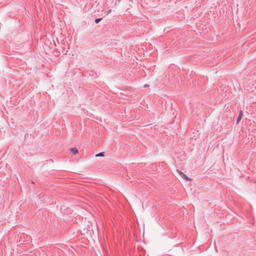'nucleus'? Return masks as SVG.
Instances as JSON below:
<instances>
[{
	"label": "nucleus",
	"instance_id": "obj_1",
	"mask_svg": "<svg viewBox=\"0 0 256 256\" xmlns=\"http://www.w3.org/2000/svg\"><path fill=\"white\" fill-rule=\"evenodd\" d=\"M176 172H178V173L185 180H188V181H190L192 180V178H189L185 174H184L181 171H180V170H176Z\"/></svg>",
	"mask_w": 256,
	"mask_h": 256
},
{
	"label": "nucleus",
	"instance_id": "obj_2",
	"mask_svg": "<svg viewBox=\"0 0 256 256\" xmlns=\"http://www.w3.org/2000/svg\"><path fill=\"white\" fill-rule=\"evenodd\" d=\"M242 114H243V112L242 110H240L238 116L237 118V120H236V124H238L240 121L242 116Z\"/></svg>",
	"mask_w": 256,
	"mask_h": 256
},
{
	"label": "nucleus",
	"instance_id": "obj_3",
	"mask_svg": "<svg viewBox=\"0 0 256 256\" xmlns=\"http://www.w3.org/2000/svg\"><path fill=\"white\" fill-rule=\"evenodd\" d=\"M70 153L72 154H76L78 152V150L76 148H72L70 149Z\"/></svg>",
	"mask_w": 256,
	"mask_h": 256
},
{
	"label": "nucleus",
	"instance_id": "obj_4",
	"mask_svg": "<svg viewBox=\"0 0 256 256\" xmlns=\"http://www.w3.org/2000/svg\"><path fill=\"white\" fill-rule=\"evenodd\" d=\"M96 157H98V156H104V152H100L98 154H96V156H95Z\"/></svg>",
	"mask_w": 256,
	"mask_h": 256
},
{
	"label": "nucleus",
	"instance_id": "obj_5",
	"mask_svg": "<svg viewBox=\"0 0 256 256\" xmlns=\"http://www.w3.org/2000/svg\"><path fill=\"white\" fill-rule=\"evenodd\" d=\"M102 20V18H98L94 20V22L96 24H98Z\"/></svg>",
	"mask_w": 256,
	"mask_h": 256
},
{
	"label": "nucleus",
	"instance_id": "obj_6",
	"mask_svg": "<svg viewBox=\"0 0 256 256\" xmlns=\"http://www.w3.org/2000/svg\"><path fill=\"white\" fill-rule=\"evenodd\" d=\"M111 12V10H109L108 11L106 12V14H108Z\"/></svg>",
	"mask_w": 256,
	"mask_h": 256
},
{
	"label": "nucleus",
	"instance_id": "obj_7",
	"mask_svg": "<svg viewBox=\"0 0 256 256\" xmlns=\"http://www.w3.org/2000/svg\"><path fill=\"white\" fill-rule=\"evenodd\" d=\"M148 86V84H145L144 86V88H147Z\"/></svg>",
	"mask_w": 256,
	"mask_h": 256
},
{
	"label": "nucleus",
	"instance_id": "obj_8",
	"mask_svg": "<svg viewBox=\"0 0 256 256\" xmlns=\"http://www.w3.org/2000/svg\"><path fill=\"white\" fill-rule=\"evenodd\" d=\"M118 0V2H120V0Z\"/></svg>",
	"mask_w": 256,
	"mask_h": 256
}]
</instances>
